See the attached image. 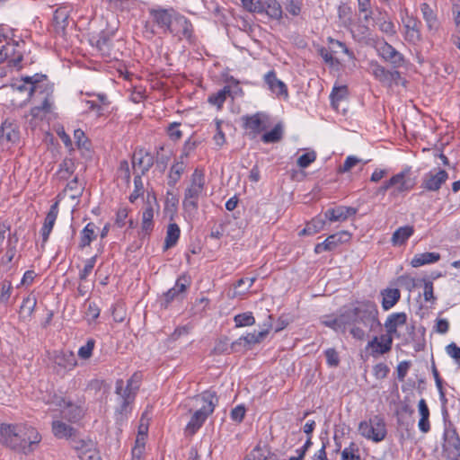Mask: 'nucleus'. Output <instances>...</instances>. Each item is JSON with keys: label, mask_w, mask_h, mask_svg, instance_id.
<instances>
[{"label": "nucleus", "mask_w": 460, "mask_h": 460, "mask_svg": "<svg viewBox=\"0 0 460 460\" xmlns=\"http://www.w3.org/2000/svg\"><path fill=\"white\" fill-rule=\"evenodd\" d=\"M13 90L27 92L25 102L32 100L34 106L30 111L32 119H43L50 113L54 105V84L43 74L22 77L21 83L12 85Z\"/></svg>", "instance_id": "obj_1"}, {"label": "nucleus", "mask_w": 460, "mask_h": 460, "mask_svg": "<svg viewBox=\"0 0 460 460\" xmlns=\"http://www.w3.org/2000/svg\"><path fill=\"white\" fill-rule=\"evenodd\" d=\"M344 319L346 329L354 339L358 341L365 340L369 332L381 325L377 306L368 300L357 302L344 308Z\"/></svg>", "instance_id": "obj_2"}, {"label": "nucleus", "mask_w": 460, "mask_h": 460, "mask_svg": "<svg viewBox=\"0 0 460 460\" xmlns=\"http://www.w3.org/2000/svg\"><path fill=\"white\" fill-rule=\"evenodd\" d=\"M41 440L36 429L22 424H0V444L12 450L28 455Z\"/></svg>", "instance_id": "obj_3"}, {"label": "nucleus", "mask_w": 460, "mask_h": 460, "mask_svg": "<svg viewBox=\"0 0 460 460\" xmlns=\"http://www.w3.org/2000/svg\"><path fill=\"white\" fill-rule=\"evenodd\" d=\"M192 400L196 402L197 409L185 428L188 436H193L211 415L217 404L218 399L214 392L205 391L201 394L194 396Z\"/></svg>", "instance_id": "obj_4"}, {"label": "nucleus", "mask_w": 460, "mask_h": 460, "mask_svg": "<svg viewBox=\"0 0 460 460\" xmlns=\"http://www.w3.org/2000/svg\"><path fill=\"white\" fill-rule=\"evenodd\" d=\"M204 187V173L196 169L191 175L190 185L184 193L183 207L185 210L196 211L198 209V200L203 192Z\"/></svg>", "instance_id": "obj_5"}, {"label": "nucleus", "mask_w": 460, "mask_h": 460, "mask_svg": "<svg viewBox=\"0 0 460 460\" xmlns=\"http://www.w3.org/2000/svg\"><path fill=\"white\" fill-rule=\"evenodd\" d=\"M358 432L365 438L376 443L383 441L387 434L384 418L375 415L367 420L361 421L358 425Z\"/></svg>", "instance_id": "obj_6"}, {"label": "nucleus", "mask_w": 460, "mask_h": 460, "mask_svg": "<svg viewBox=\"0 0 460 460\" xmlns=\"http://www.w3.org/2000/svg\"><path fill=\"white\" fill-rule=\"evenodd\" d=\"M153 22L164 31L176 32V27L173 26L174 20L178 14L172 7L164 8L156 6L148 10Z\"/></svg>", "instance_id": "obj_7"}, {"label": "nucleus", "mask_w": 460, "mask_h": 460, "mask_svg": "<svg viewBox=\"0 0 460 460\" xmlns=\"http://www.w3.org/2000/svg\"><path fill=\"white\" fill-rule=\"evenodd\" d=\"M389 184L392 185L393 195H398L411 190L416 185V178L412 177L411 166H405L400 172L393 175L389 179Z\"/></svg>", "instance_id": "obj_8"}, {"label": "nucleus", "mask_w": 460, "mask_h": 460, "mask_svg": "<svg viewBox=\"0 0 460 460\" xmlns=\"http://www.w3.org/2000/svg\"><path fill=\"white\" fill-rule=\"evenodd\" d=\"M376 50L378 55L389 63L394 70L402 67L406 63L404 56L386 41L379 43Z\"/></svg>", "instance_id": "obj_9"}, {"label": "nucleus", "mask_w": 460, "mask_h": 460, "mask_svg": "<svg viewBox=\"0 0 460 460\" xmlns=\"http://www.w3.org/2000/svg\"><path fill=\"white\" fill-rule=\"evenodd\" d=\"M369 71L376 80L388 85H391L393 83L397 84L402 80L401 73L398 70H388L378 64L377 61H371L369 63Z\"/></svg>", "instance_id": "obj_10"}, {"label": "nucleus", "mask_w": 460, "mask_h": 460, "mask_svg": "<svg viewBox=\"0 0 460 460\" xmlns=\"http://www.w3.org/2000/svg\"><path fill=\"white\" fill-rule=\"evenodd\" d=\"M26 49V43L23 40H12L5 44L8 66L20 70L22 67V61Z\"/></svg>", "instance_id": "obj_11"}, {"label": "nucleus", "mask_w": 460, "mask_h": 460, "mask_svg": "<svg viewBox=\"0 0 460 460\" xmlns=\"http://www.w3.org/2000/svg\"><path fill=\"white\" fill-rule=\"evenodd\" d=\"M350 238L351 234L348 231H341L331 234L323 243H319L314 246V252L320 254L323 252H332L338 248L339 245L348 243Z\"/></svg>", "instance_id": "obj_12"}, {"label": "nucleus", "mask_w": 460, "mask_h": 460, "mask_svg": "<svg viewBox=\"0 0 460 460\" xmlns=\"http://www.w3.org/2000/svg\"><path fill=\"white\" fill-rule=\"evenodd\" d=\"M404 27V39L411 44H417L421 40V22L413 16L406 14L402 18Z\"/></svg>", "instance_id": "obj_13"}, {"label": "nucleus", "mask_w": 460, "mask_h": 460, "mask_svg": "<svg viewBox=\"0 0 460 460\" xmlns=\"http://www.w3.org/2000/svg\"><path fill=\"white\" fill-rule=\"evenodd\" d=\"M190 286V280L185 276H181L177 279L173 288H170L163 296L161 300V306L167 308L172 301L179 298Z\"/></svg>", "instance_id": "obj_14"}, {"label": "nucleus", "mask_w": 460, "mask_h": 460, "mask_svg": "<svg viewBox=\"0 0 460 460\" xmlns=\"http://www.w3.org/2000/svg\"><path fill=\"white\" fill-rule=\"evenodd\" d=\"M447 178L448 174L445 170L439 169L436 172H429L423 176L420 187L429 191H437Z\"/></svg>", "instance_id": "obj_15"}, {"label": "nucleus", "mask_w": 460, "mask_h": 460, "mask_svg": "<svg viewBox=\"0 0 460 460\" xmlns=\"http://www.w3.org/2000/svg\"><path fill=\"white\" fill-rule=\"evenodd\" d=\"M53 402L59 407L65 408L63 411L64 418L71 422L77 421L83 416V410L79 406L75 405L71 400L55 395Z\"/></svg>", "instance_id": "obj_16"}, {"label": "nucleus", "mask_w": 460, "mask_h": 460, "mask_svg": "<svg viewBox=\"0 0 460 460\" xmlns=\"http://www.w3.org/2000/svg\"><path fill=\"white\" fill-rule=\"evenodd\" d=\"M20 140L19 126L8 119L2 123L0 128V143L2 145H14Z\"/></svg>", "instance_id": "obj_17"}, {"label": "nucleus", "mask_w": 460, "mask_h": 460, "mask_svg": "<svg viewBox=\"0 0 460 460\" xmlns=\"http://www.w3.org/2000/svg\"><path fill=\"white\" fill-rule=\"evenodd\" d=\"M393 338L391 335L382 334L380 337L374 336L368 341L367 349H371V356L384 355L392 349Z\"/></svg>", "instance_id": "obj_18"}, {"label": "nucleus", "mask_w": 460, "mask_h": 460, "mask_svg": "<svg viewBox=\"0 0 460 460\" xmlns=\"http://www.w3.org/2000/svg\"><path fill=\"white\" fill-rule=\"evenodd\" d=\"M53 362L59 368L57 370L58 373L62 370L65 372L72 370L77 365L75 355L70 350L56 351Z\"/></svg>", "instance_id": "obj_19"}, {"label": "nucleus", "mask_w": 460, "mask_h": 460, "mask_svg": "<svg viewBox=\"0 0 460 460\" xmlns=\"http://www.w3.org/2000/svg\"><path fill=\"white\" fill-rule=\"evenodd\" d=\"M155 159L151 153L144 149H137L132 155V165L141 171L139 175H145L154 165Z\"/></svg>", "instance_id": "obj_20"}, {"label": "nucleus", "mask_w": 460, "mask_h": 460, "mask_svg": "<svg viewBox=\"0 0 460 460\" xmlns=\"http://www.w3.org/2000/svg\"><path fill=\"white\" fill-rule=\"evenodd\" d=\"M356 213L357 208H355L340 206L327 209L324 213V218L331 222H343L347 220L348 217L354 216Z\"/></svg>", "instance_id": "obj_21"}, {"label": "nucleus", "mask_w": 460, "mask_h": 460, "mask_svg": "<svg viewBox=\"0 0 460 460\" xmlns=\"http://www.w3.org/2000/svg\"><path fill=\"white\" fill-rule=\"evenodd\" d=\"M407 322V314L403 312L402 313H394L391 314L385 323V327L386 329L387 335H391L394 339V336L400 337V334L397 332V328L402 326Z\"/></svg>", "instance_id": "obj_22"}, {"label": "nucleus", "mask_w": 460, "mask_h": 460, "mask_svg": "<svg viewBox=\"0 0 460 460\" xmlns=\"http://www.w3.org/2000/svg\"><path fill=\"white\" fill-rule=\"evenodd\" d=\"M258 13H265L270 19L279 21L283 17V10L277 0H261Z\"/></svg>", "instance_id": "obj_23"}, {"label": "nucleus", "mask_w": 460, "mask_h": 460, "mask_svg": "<svg viewBox=\"0 0 460 460\" xmlns=\"http://www.w3.org/2000/svg\"><path fill=\"white\" fill-rule=\"evenodd\" d=\"M58 214V201H56L51 205L49 211L48 212L43 226L41 228L42 243H45L53 229L56 219Z\"/></svg>", "instance_id": "obj_24"}, {"label": "nucleus", "mask_w": 460, "mask_h": 460, "mask_svg": "<svg viewBox=\"0 0 460 460\" xmlns=\"http://www.w3.org/2000/svg\"><path fill=\"white\" fill-rule=\"evenodd\" d=\"M264 81L273 93L279 96H288V88L286 84L277 78L276 73L273 70L265 75Z\"/></svg>", "instance_id": "obj_25"}, {"label": "nucleus", "mask_w": 460, "mask_h": 460, "mask_svg": "<svg viewBox=\"0 0 460 460\" xmlns=\"http://www.w3.org/2000/svg\"><path fill=\"white\" fill-rule=\"evenodd\" d=\"M68 12L66 8H58L53 15V24L57 34L64 36L68 25Z\"/></svg>", "instance_id": "obj_26"}, {"label": "nucleus", "mask_w": 460, "mask_h": 460, "mask_svg": "<svg viewBox=\"0 0 460 460\" xmlns=\"http://www.w3.org/2000/svg\"><path fill=\"white\" fill-rule=\"evenodd\" d=\"M173 26L176 27V32H171L172 34L179 37H184L190 39L192 35V24L183 15L178 13Z\"/></svg>", "instance_id": "obj_27"}, {"label": "nucleus", "mask_w": 460, "mask_h": 460, "mask_svg": "<svg viewBox=\"0 0 460 460\" xmlns=\"http://www.w3.org/2000/svg\"><path fill=\"white\" fill-rule=\"evenodd\" d=\"M52 432L58 438H70L75 436L76 429L61 420L52 422Z\"/></svg>", "instance_id": "obj_28"}, {"label": "nucleus", "mask_w": 460, "mask_h": 460, "mask_svg": "<svg viewBox=\"0 0 460 460\" xmlns=\"http://www.w3.org/2000/svg\"><path fill=\"white\" fill-rule=\"evenodd\" d=\"M418 409L420 415L418 427L421 432L428 433L430 430L429 410L424 399L419 401Z\"/></svg>", "instance_id": "obj_29"}, {"label": "nucleus", "mask_w": 460, "mask_h": 460, "mask_svg": "<svg viewBox=\"0 0 460 460\" xmlns=\"http://www.w3.org/2000/svg\"><path fill=\"white\" fill-rule=\"evenodd\" d=\"M382 295V307L384 310L392 308L400 299L401 293L398 288H386L381 292Z\"/></svg>", "instance_id": "obj_30"}, {"label": "nucleus", "mask_w": 460, "mask_h": 460, "mask_svg": "<svg viewBox=\"0 0 460 460\" xmlns=\"http://www.w3.org/2000/svg\"><path fill=\"white\" fill-rule=\"evenodd\" d=\"M137 392V390L128 385L124 386V381L122 379H118L116 381L115 393L119 395V400L133 402L135 401Z\"/></svg>", "instance_id": "obj_31"}, {"label": "nucleus", "mask_w": 460, "mask_h": 460, "mask_svg": "<svg viewBox=\"0 0 460 460\" xmlns=\"http://www.w3.org/2000/svg\"><path fill=\"white\" fill-rule=\"evenodd\" d=\"M413 226H401L393 234L391 242L393 245H402L413 234Z\"/></svg>", "instance_id": "obj_32"}, {"label": "nucleus", "mask_w": 460, "mask_h": 460, "mask_svg": "<svg viewBox=\"0 0 460 460\" xmlns=\"http://www.w3.org/2000/svg\"><path fill=\"white\" fill-rule=\"evenodd\" d=\"M325 218L323 217H314L310 222H308L304 229L299 232V235H313L319 233L323 229L325 225Z\"/></svg>", "instance_id": "obj_33"}, {"label": "nucleus", "mask_w": 460, "mask_h": 460, "mask_svg": "<svg viewBox=\"0 0 460 460\" xmlns=\"http://www.w3.org/2000/svg\"><path fill=\"white\" fill-rule=\"evenodd\" d=\"M440 259L438 252H423L416 254L411 261L412 267L417 268L425 264L437 262Z\"/></svg>", "instance_id": "obj_34"}, {"label": "nucleus", "mask_w": 460, "mask_h": 460, "mask_svg": "<svg viewBox=\"0 0 460 460\" xmlns=\"http://www.w3.org/2000/svg\"><path fill=\"white\" fill-rule=\"evenodd\" d=\"M180 233L181 230L177 224L172 223L168 226L164 240V250H168L177 243L180 237Z\"/></svg>", "instance_id": "obj_35"}, {"label": "nucleus", "mask_w": 460, "mask_h": 460, "mask_svg": "<svg viewBox=\"0 0 460 460\" xmlns=\"http://www.w3.org/2000/svg\"><path fill=\"white\" fill-rule=\"evenodd\" d=\"M154 209L150 204L146 206L144 208V210L142 212V224H141V229L142 232L146 234H149L150 232L153 230L154 223Z\"/></svg>", "instance_id": "obj_36"}, {"label": "nucleus", "mask_w": 460, "mask_h": 460, "mask_svg": "<svg viewBox=\"0 0 460 460\" xmlns=\"http://www.w3.org/2000/svg\"><path fill=\"white\" fill-rule=\"evenodd\" d=\"M323 323L336 332L345 333L347 329L346 322L344 319V310L335 318L328 317L326 320H323Z\"/></svg>", "instance_id": "obj_37"}, {"label": "nucleus", "mask_w": 460, "mask_h": 460, "mask_svg": "<svg viewBox=\"0 0 460 460\" xmlns=\"http://www.w3.org/2000/svg\"><path fill=\"white\" fill-rule=\"evenodd\" d=\"M420 10L428 28L429 30H437L438 28V22L431 7L428 4L423 3L420 5Z\"/></svg>", "instance_id": "obj_38"}, {"label": "nucleus", "mask_w": 460, "mask_h": 460, "mask_svg": "<svg viewBox=\"0 0 460 460\" xmlns=\"http://www.w3.org/2000/svg\"><path fill=\"white\" fill-rule=\"evenodd\" d=\"M96 226L93 223H88L81 232V240L79 246L84 248L89 246L91 242L96 238Z\"/></svg>", "instance_id": "obj_39"}, {"label": "nucleus", "mask_w": 460, "mask_h": 460, "mask_svg": "<svg viewBox=\"0 0 460 460\" xmlns=\"http://www.w3.org/2000/svg\"><path fill=\"white\" fill-rule=\"evenodd\" d=\"M36 305L37 299L35 296L29 295L26 297H24L20 307V314L22 315V317H31L35 309Z\"/></svg>", "instance_id": "obj_40"}, {"label": "nucleus", "mask_w": 460, "mask_h": 460, "mask_svg": "<svg viewBox=\"0 0 460 460\" xmlns=\"http://www.w3.org/2000/svg\"><path fill=\"white\" fill-rule=\"evenodd\" d=\"M270 456V450L267 446L257 445L243 460H267Z\"/></svg>", "instance_id": "obj_41"}, {"label": "nucleus", "mask_w": 460, "mask_h": 460, "mask_svg": "<svg viewBox=\"0 0 460 460\" xmlns=\"http://www.w3.org/2000/svg\"><path fill=\"white\" fill-rule=\"evenodd\" d=\"M75 172V163L72 159L66 158L59 164L57 176L60 180H67Z\"/></svg>", "instance_id": "obj_42"}, {"label": "nucleus", "mask_w": 460, "mask_h": 460, "mask_svg": "<svg viewBox=\"0 0 460 460\" xmlns=\"http://www.w3.org/2000/svg\"><path fill=\"white\" fill-rule=\"evenodd\" d=\"M184 169L185 165L183 162H177L172 165L168 175V184L171 187H174L176 185V183L181 179V176L184 172Z\"/></svg>", "instance_id": "obj_43"}, {"label": "nucleus", "mask_w": 460, "mask_h": 460, "mask_svg": "<svg viewBox=\"0 0 460 460\" xmlns=\"http://www.w3.org/2000/svg\"><path fill=\"white\" fill-rule=\"evenodd\" d=\"M230 87L225 86L217 93L209 95L208 101L210 104L215 105L220 109L226 102V96L230 94Z\"/></svg>", "instance_id": "obj_44"}, {"label": "nucleus", "mask_w": 460, "mask_h": 460, "mask_svg": "<svg viewBox=\"0 0 460 460\" xmlns=\"http://www.w3.org/2000/svg\"><path fill=\"white\" fill-rule=\"evenodd\" d=\"M111 35L102 32L96 40V46L103 56L111 57Z\"/></svg>", "instance_id": "obj_45"}, {"label": "nucleus", "mask_w": 460, "mask_h": 460, "mask_svg": "<svg viewBox=\"0 0 460 460\" xmlns=\"http://www.w3.org/2000/svg\"><path fill=\"white\" fill-rule=\"evenodd\" d=\"M283 129L280 124H277L270 132L262 135L261 140L264 143H276L282 139Z\"/></svg>", "instance_id": "obj_46"}, {"label": "nucleus", "mask_w": 460, "mask_h": 460, "mask_svg": "<svg viewBox=\"0 0 460 460\" xmlns=\"http://www.w3.org/2000/svg\"><path fill=\"white\" fill-rule=\"evenodd\" d=\"M245 127L256 134L265 129L263 122L259 114L247 117L245 120Z\"/></svg>", "instance_id": "obj_47"}, {"label": "nucleus", "mask_w": 460, "mask_h": 460, "mask_svg": "<svg viewBox=\"0 0 460 460\" xmlns=\"http://www.w3.org/2000/svg\"><path fill=\"white\" fill-rule=\"evenodd\" d=\"M235 327L252 326L255 323V319L251 312L236 314L234 317Z\"/></svg>", "instance_id": "obj_48"}, {"label": "nucleus", "mask_w": 460, "mask_h": 460, "mask_svg": "<svg viewBox=\"0 0 460 460\" xmlns=\"http://www.w3.org/2000/svg\"><path fill=\"white\" fill-rule=\"evenodd\" d=\"M347 94H348L347 86L342 85V86L334 87L330 95L333 108L337 109L338 102L342 101L343 99H345Z\"/></svg>", "instance_id": "obj_49"}, {"label": "nucleus", "mask_w": 460, "mask_h": 460, "mask_svg": "<svg viewBox=\"0 0 460 460\" xmlns=\"http://www.w3.org/2000/svg\"><path fill=\"white\" fill-rule=\"evenodd\" d=\"M131 403L132 402H127L124 400H120L119 405L115 410V416H116L117 421L121 422L127 418L128 414L131 411V407H130Z\"/></svg>", "instance_id": "obj_50"}, {"label": "nucleus", "mask_w": 460, "mask_h": 460, "mask_svg": "<svg viewBox=\"0 0 460 460\" xmlns=\"http://www.w3.org/2000/svg\"><path fill=\"white\" fill-rule=\"evenodd\" d=\"M135 189L129 196V201L135 202L140 196L144 194V185L142 181V175H136L134 177Z\"/></svg>", "instance_id": "obj_51"}, {"label": "nucleus", "mask_w": 460, "mask_h": 460, "mask_svg": "<svg viewBox=\"0 0 460 460\" xmlns=\"http://www.w3.org/2000/svg\"><path fill=\"white\" fill-rule=\"evenodd\" d=\"M13 285L10 280L4 279L1 282L0 303L6 304L12 295Z\"/></svg>", "instance_id": "obj_52"}, {"label": "nucleus", "mask_w": 460, "mask_h": 460, "mask_svg": "<svg viewBox=\"0 0 460 460\" xmlns=\"http://www.w3.org/2000/svg\"><path fill=\"white\" fill-rule=\"evenodd\" d=\"M97 256H93L92 258L88 259L85 261L84 267L82 270L79 272V279L80 281H85L88 276L93 271V269L94 268V265L96 263Z\"/></svg>", "instance_id": "obj_53"}, {"label": "nucleus", "mask_w": 460, "mask_h": 460, "mask_svg": "<svg viewBox=\"0 0 460 460\" xmlns=\"http://www.w3.org/2000/svg\"><path fill=\"white\" fill-rule=\"evenodd\" d=\"M243 342L244 346H252L258 343L255 332L248 333L245 336L239 338L237 341L232 343V349H235L236 346L241 345Z\"/></svg>", "instance_id": "obj_54"}, {"label": "nucleus", "mask_w": 460, "mask_h": 460, "mask_svg": "<svg viewBox=\"0 0 460 460\" xmlns=\"http://www.w3.org/2000/svg\"><path fill=\"white\" fill-rule=\"evenodd\" d=\"M379 30L388 36H393L396 33L395 26L391 20L379 19L377 22Z\"/></svg>", "instance_id": "obj_55"}, {"label": "nucleus", "mask_w": 460, "mask_h": 460, "mask_svg": "<svg viewBox=\"0 0 460 460\" xmlns=\"http://www.w3.org/2000/svg\"><path fill=\"white\" fill-rule=\"evenodd\" d=\"M316 159V153L314 151L307 152L300 155L297 159V165L300 168L308 167Z\"/></svg>", "instance_id": "obj_56"}, {"label": "nucleus", "mask_w": 460, "mask_h": 460, "mask_svg": "<svg viewBox=\"0 0 460 460\" xmlns=\"http://www.w3.org/2000/svg\"><path fill=\"white\" fill-rule=\"evenodd\" d=\"M95 341L93 339H89L86 344L82 346L78 350V356L83 359H88L93 354Z\"/></svg>", "instance_id": "obj_57"}, {"label": "nucleus", "mask_w": 460, "mask_h": 460, "mask_svg": "<svg viewBox=\"0 0 460 460\" xmlns=\"http://www.w3.org/2000/svg\"><path fill=\"white\" fill-rule=\"evenodd\" d=\"M70 190L72 191L70 197L72 199H76L81 196L83 192V188L78 184L77 177H75L72 181H70L65 189V191Z\"/></svg>", "instance_id": "obj_58"}, {"label": "nucleus", "mask_w": 460, "mask_h": 460, "mask_svg": "<svg viewBox=\"0 0 460 460\" xmlns=\"http://www.w3.org/2000/svg\"><path fill=\"white\" fill-rule=\"evenodd\" d=\"M100 308L94 302H89L85 311V318L88 322L95 321L100 315Z\"/></svg>", "instance_id": "obj_59"}, {"label": "nucleus", "mask_w": 460, "mask_h": 460, "mask_svg": "<svg viewBox=\"0 0 460 460\" xmlns=\"http://www.w3.org/2000/svg\"><path fill=\"white\" fill-rule=\"evenodd\" d=\"M329 367H336L340 364V357L335 349L330 348L324 352Z\"/></svg>", "instance_id": "obj_60"}, {"label": "nucleus", "mask_w": 460, "mask_h": 460, "mask_svg": "<svg viewBox=\"0 0 460 460\" xmlns=\"http://www.w3.org/2000/svg\"><path fill=\"white\" fill-rule=\"evenodd\" d=\"M390 369L385 363H378L373 367V375L376 379H384L387 376Z\"/></svg>", "instance_id": "obj_61"}, {"label": "nucleus", "mask_w": 460, "mask_h": 460, "mask_svg": "<svg viewBox=\"0 0 460 460\" xmlns=\"http://www.w3.org/2000/svg\"><path fill=\"white\" fill-rule=\"evenodd\" d=\"M355 451H358V448L354 443H351L349 447L341 452V460H360L359 455L355 454Z\"/></svg>", "instance_id": "obj_62"}, {"label": "nucleus", "mask_w": 460, "mask_h": 460, "mask_svg": "<svg viewBox=\"0 0 460 460\" xmlns=\"http://www.w3.org/2000/svg\"><path fill=\"white\" fill-rule=\"evenodd\" d=\"M179 127H180V123L173 122V123H171L167 128L168 136L173 141H178L182 137V133L179 129Z\"/></svg>", "instance_id": "obj_63"}, {"label": "nucleus", "mask_w": 460, "mask_h": 460, "mask_svg": "<svg viewBox=\"0 0 460 460\" xmlns=\"http://www.w3.org/2000/svg\"><path fill=\"white\" fill-rule=\"evenodd\" d=\"M446 351L448 356L454 358L458 364H460V348L454 342L448 344L446 347Z\"/></svg>", "instance_id": "obj_64"}]
</instances>
